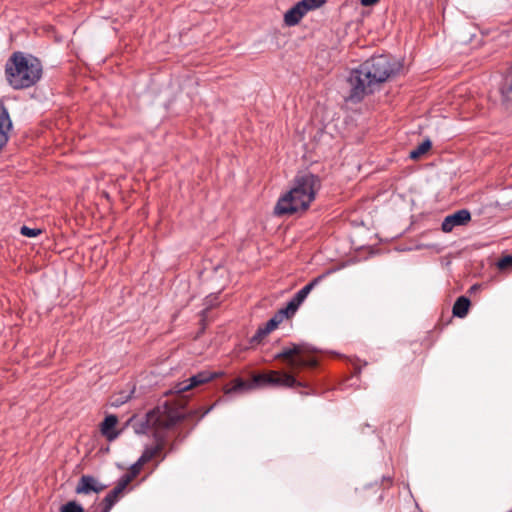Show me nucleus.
I'll list each match as a JSON object with an SVG mask.
<instances>
[{
  "mask_svg": "<svg viewBox=\"0 0 512 512\" xmlns=\"http://www.w3.org/2000/svg\"><path fill=\"white\" fill-rule=\"evenodd\" d=\"M274 360L282 361L288 370H268L254 374L252 382L241 378L232 380L224 386V393L234 394L249 391L255 386L273 388H305L301 395L315 394L308 379L301 375L305 369H314L318 366V360L314 356V349L304 343H290L274 355Z\"/></svg>",
  "mask_w": 512,
  "mask_h": 512,
  "instance_id": "1",
  "label": "nucleus"
},
{
  "mask_svg": "<svg viewBox=\"0 0 512 512\" xmlns=\"http://www.w3.org/2000/svg\"><path fill=\"white\" fill-rule=\"evenodd\" d=\"M184 417L183 406L170 401L156 406L146 414L144 420L138 424L136 431L138 433L151 431L156 443L144 450L139 458L140 462L146 464L163 451L166 446L167 432L174 428Z\"/></svg>",
  "mask_w": 512,
  "mask_h": 512,
  "instance_id": "2",
  "label": "nucleus"
},
{
  "mask_svg": "<svg viewBox=\"0 0 512 512\" xmlns=\"http://www.w3.org/2000/svg\"><path fill=\"white\" fill-rule=\"evenodd\" d=\"M395 72L394 64L386 55L373 56L351 71L348 78L350 93L348 100L360 102L366 95L374 92L375 88L387 81Z\"/></svg>",
  "mask_w": 512,
  "mask_h": 512,
  "instance_id": "3",
  "label": "nucleus"
},
{
  "mask_svg": "<svg viewBox=\"0 0 512 512\" xmlns=\"http://www.w3.org/2000/svg\"><path fill=\"white\" fill-rule=\"evenodd\" d=\"M321 188V179L312 173L297 175L293 187L279 198L274 208L278 216L306 211Z\"/></svg>",
  "mask_w": 512,
  "mask_h": 512,
  "instance_id": "4",
  "label": "nucleus"
},
{
  "mask_svg": "<svg viewBox=\"0 0 512 512\" xmlns=\"http://www.w3.org/2000/svg\"><path fill=\"white\" fill-rule=\"evenodd\" d=\"M42 76L40 61L22 52H14L6 61L5 77L8 84L16 90L35 85Z\"/></svg>",
  "mask_w": 512,
  "mask_h": 512,
  "instance_id": "5",
  "label": "nucleus"
},
{
  "mask_svg": "<svg viewBox=\"0 0 512 512\" xmlns=\"http://www.w3.org/2000/svg\"><path fill=\"white\" fill-rule=\"evenodd\" d=\"M327 0H301L284 14V23L288 27L296 26L309 12L322 7Z\"/></svg>",
  "mask_w": 512,
  "mask_h": 512,
  "instance_id": "6",
  "label": "nucleus"
},
{
  "mask_svg": "<svg viewBox=\"0 0 512 512\" xmlns=\"http://www.w3.org/2000/svg\"><path fill=\"white\" fill-rule=\"evenodd\" d=\"M295 313H290L288 306L281 308L270 320L264 325L259 326L256 333L250 340L251 344H259L269 333L274 331L284 319L292 317Z\"/></svg>",
  "mask_w": 512,
  "mask_h": 512,
  "instance_id": "7",
  "label": "nucleus"
},
{
  "mask_svg": "<svg viewBox=\"0 0 512 512\" xmlns=\"http://www.w3.org/2000/svg\"><path fill=\"white\" fill-rule=\"evenodd\" d=\"M295 313H290L288 306L281 308L270 320L264 325L259 326L256 333L250 340L251 344H259L269 333L274 331L284 319L292 317Z\"/></svg>",
  "mask_w": 512,
  "mask_h": 512,
  "instance_id": "8",
  "label": "nucleus"
},
{
  "mask_svg": "<svg viewBox=\"0 0 512 512\" xmlns=\"http://www.w3.org/2000/svg\"><path fill=\"white\" fill-rule=\"evenodd\" d=\"M295 313H290L288 306L281 308L270 320L264 325L259 326L256 333L250 340L251 344H259L269 333L274 331L284 319L292 317Z\"/></svg>",
  "mask_w": 512,
  "mask_h": 512,
  "instance_id": "9",
  "label": "nucleus"
},
{
  "mask_svg": "<svg viewBox=\"0 0 512 512\" xmlns=\"http://www.w3.org/2000/svg\"><path fill=\"white\" fill-rule=\"evenodd\" d=\"M295 313H290L288 306L281 308L270 320L264 325L259 326L256 333L250 340L251 344H259L269 333L274 331L284 319L292 317Z\"/></svg>",
  "mask_w": 512,
  "mask_h": 512,
  "instance_id": "10",
  "label": "nucleus"
},
{
  "mask_svg": "<svg viewBox=\"0 0 512 512\" xmlns=\"http://www.w3.org/2000/svg\"><path fill=\"white\" fill-rule=\"evenodd\" d=\"M217 376H218V373H215V372H210L207 370L201 371L186 380L176 383L173 387V392L176 394H182V393L189 391L195 387H198L200 385L210 382Z\"/></svg>",
  "mask_w": 512,
  "mask_h": 512,
  "instance_id": "11",
  "label": "nucleus"
},
{
  "mask_svg": "<svg viewBox=\"0 0 512 512\" xmlns=\"http://www.w3.org/2000/svg\"><path fill=\"white\" fill-rule=\"evenodd\" d=\"M470 220V212L466 209H461L446 216L441 224V229L443 232L449 233L454 227L466 225Z\"/></svg>",
  "mask_w": 512,
  "mask_h": 512,
  "instance_id": "12",
  "label": "nucleus"
},
{
  "mask_svg": "<svg viewBox=\"0 0 512 512\" xmlns=\"http://www.w3.org/2000/svg\"><path fill=\"white\" fill-rule=\"evenodd\" d=\"M324 278L323 275L314 278L307 285L301 288L287 303L288 310L290 313H296L299 306L303 303V301L307 298L312 289Z\"/></svg>",
  "mask_w": 512,
  "mask_h": 512,
  "instance_id": "13",
  "label": "nucleus"
},
{
  "mask_svg": "<svg viewBox=\"0 0 512 512\" xmlns=\"http://www.w3.org/2000/svg\"><path fill=\"white\" fill-rule=\"evenodd\" d=\"M104 489H106V485L100 484L93 476L82 475L75 492L77 494H89L90 492L99 493Z\"/></svg>",
  "mask_w": 512,
  "mask_h": 512,
  "instance_id": "14",
  "label": "nucleus"
},
{
  "mask_svg": "<svg viewBox=\"0 0 512 512\" xmlns=\"http://www.w3.org/2000/svg\"><path fill=\"white\" fill-rule=\"evenodd\" d=\"M11 129L12 121L3 101L0 99V151L9 140V132Z\"/></svg>",
  "mask_w": 512,
  "mask_h": 512,
  "instance_id": "15",
  "label": "nucleus"
},
{
  "mask_svg": "<svg viewBox=\"0 0 512 512\" xmlns=\"http://www.w3.org/2000/svg\"><path fill=\"white\" fill-rule=\"evenodd\" d=\"M118 417L116 415H107L100 424L102 436L109 442L114 441L120 434L117 430Z\"/></svg>",
  "mask_w": 512,
  "mask_h": 512,
  "instance_id": "16",
  "label": "nucleus"
},
{
  "mask_svg": "<svg viewBox=\"0 0 512 512\" xmlns=\"http://www.w3.org/2000/svg\"><path fill=\"white\" fill-rule=\"evenodd\" d=\"M127 486L118 481L117 485L102 500V512H110L112 507L117 503Z\"/></svg>",
  "mask_w": 512,
  "mask_h": 512,
  "instance_id": "17",
  "label": "nucleus"
},
{
  "mask_svg": "<svg viewBox=\"0 0 512 512\" xmlns=\"http://www.w3.org/2000/svg\"><path fill=\"white\" fill-rule=\"evenodd\" d=\"M470 304L471 302L467 297L460 296L453 305V315L459 318H464L468 314Z\"/></svg>",
  "mask_w": 512,
  "mask_h": 512,
  "instance_id": "18",
  "label": "nucleus"
},
{
  "mask_svg": "<svg viewBox=\"0 0 512 512\" xmlns=\"http://www.w3.org/2000/svg\"><path fill=\"white\" fill-rule=\"evenodd\" d=\"M502 100L506 104L512 103V73L508 74L500 88Z\"/></svg>",
  "mask_w": 512,
  "mask_h": 512,
  "instance_id": "19",
  "label": "nucleus"
},
{
  "mask_svg": "<svg viewBox=\"0 0 512 512\" xmlns=\"http://www.w3.org/2000/svg\"><path fill=\"white\" fill-rule=\"evenodd\" d=\"M144 463L140 462V459L137 460L131 467L127 474L123 475L119 480L125 486H128L130 482L140 473Z\"/></svg>",
  "mask_w": 512,
  "mask_h": 512,
  "instance_id": "20",
  "label": "nucleus"
},
{
  "mask_svg": "<svg viewBox=\"0 0 512 512\" xmlns=\"http://www.w3.org/2000/svg\"><path fill=\"white\" fill-rule=\"evenodd\" d=\"M432 143L429 139L424 140L421 144H419L414 150L410 152L411 159H418L422 155L426 154L431 149Z\"/></svg>",
  "mask_w": 512,
  "mask_h": 512,
  "instance_id": "21",
  "label": "nucleus"
},
{
  "mask_svg": "<svg viewBox=\"0 0 512 512\" xmlns=\"http://www.w3.org/2000/svg\"><path fill=\"white\" fill-rule=\"evenodd\" d=\"M60 512H84V509L77 502L69 501L61 506Z\"/></svg>",
  "mask_w": 512,
  "mask_h": 512,
  "instance_id": "22",
  "label": "nucleus"
},
{
  "mask_svg": "<svg viewBox=\"0 0 512 512\" xmlns=\"http://www.w3.org/2000/svg\"><path fill=\"white\" fill-rule=\"evenodd\" d=\"M496 267L501 271L511 268L512 267V255H506V256H503L502 258H500L496 262Z\"/></svg>",
  "mask_w": 512,
  "mask_h": 512,
  "instance_id": "23",
  "label": "nucleus"
},
{
  "mask_svg": "<svg viewBox=\"0 0 512 512\" xmlns=\"http://www.w3.org/2000/svg\"><path fill=\"white\" fill-rule=\"evenodd\" d=\"M41 230L37 228H29L27 226H22L20 229V233L25 237H36L41 234Z\"/></svg>",
  "mask_w": 512,
  "mask_h": 512,
  "instance_id": "24",
  "label": "nucleus"
},
{
  "mask_svg": "<svg viewBox=\"0 0 512 512\" xmlns=\"http://www.w3.org/2000/svg\"><path fill=\"white\" fill-rule=\"evenodd\" d=\"M378 2L379 0H360L361 5L365 7L373 6Z\"/></svg>",
  "mask_w": 512,
  "mask_h": 512,
  "instance_id": "25",
  "label": "nucleus"
}]
</instances>
